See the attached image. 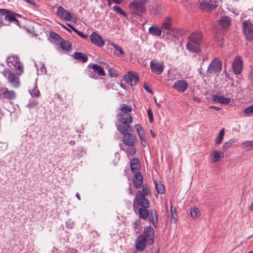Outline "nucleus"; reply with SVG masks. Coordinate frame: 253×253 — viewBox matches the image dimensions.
<instances>
[{"label": "nucleus", "mask_w": 253, "mask_h": 253, "mask_svg": "<svg viewBox=\"0 0 253 253\" xmlns=\"http://www.w3.org/2000/svg\"><path fill=\"white\" fill-rule=\"evenodd\" d=\"M149 33L154 36H160L161 35L162 31L160 28L157 26H151L149 29Z\"/></svg>", "instance_id": "obj_31"}, {"label": "nucleus", "mask_w": 253, "mask_h": 253, "mask_svg": "<svg viewBox=\"0 0 253 253\" xmlns=\"http://www.w3.org/2000/svg\"><path fill=\"white\" fill-rule=\"evenodd\" d=\"M67 26H69L70 28H71L74 32L76 31L77 29L75 28L73 26H72L70 24H67Z\"/></svg>", "instance_id": "obj_60"}, {"label": "nucleus", "mask_w": 253, "mask_h": 253, "mask_svg": "<svg viewBox=\"0 0 253 253\" xmlns=\"http://www.w3.org/2000/svg\"><path fill=\"white\" fill-rule=\"evenodd\" d=\"M87 75L88 76L92 79H98V75L96 74V73H95L94 70L92 69V71H88L87 72Z\"/></svg>", "instance_id": "obj_47"}, {"label": "nucleus", "mask_w": 253, "mask_h": 253, "mask_svg": "<svg viewBox=\"0 0 253 253\" xmlns=\"http://www.w3.org/2000/svg\"><path fill=\"white\" fill-rule=\"evenodd\" d=\"M224 133H225L224 128L221 129L218 133V136L216 138V139L215 140V143L216 144L218 145L221 143V142L223 140V138L224 137Z\"/></svg>", "instance_id": "obj_37"}, {"label": "nucleus", "mask_w": 253, "mask_h": 253, "mask_svg": "<svg viewBox=\"0 0 253 253\" xmlns=\"http://www.w3.org/2000/svg\"><path fill=\"white\" fill-rule=\"evenodd\" d=\"M224 153L223 151L214 150L211 155V159L213 163L218 162L220 159L224 157Z\"/></svg>", "instance_id": "obj_23"}, {"label": "nucleus", "mask_w": 253, "mask_h": 253, "mask_svg": "<svg viewBox=\"0 0 253 253\" xmlns=\"http://www.w3.org/2000/svg\"><path fill=\"white\" fill-rule=\"evenodd\" d=\"M73 222H70V221H67L66 222V225L68 228H72L73 227Z\"/></svg>", "instance_id": "obj_54"}, {"label": "nucleus", "mask_w": 253, "mask_h": 253, "mask_svg": "<svg viewBox=\"0 0 253 253\" xmlns=\"http://www.w3.org/2000/svg\"><path fill=\"white\" fill-rule=\"evenodd\" d=\"M91 68L98 75V78H99V76L101 77L105 75V71L101 66L94 64L92 65Z\"/></svg>", "instance_id": "obj_29"}, {"label": "nucleus", "mask_w": 253, "mask_h": 253, "mask_svg": "<svg viewBox=\"0 0 253 253\" xmlns=\"http://www.w3.org/2000/svg\"><path fill=\"white\" fill-rule=\"evenodd\" d=\"M147 239L148 245H152L154 242V229L150 226H147L144 228L143 231V235Z\"/></svg>", "instance_id": "obj_14"}, {"label": "nucleus", "mask_w": 253, "mask_h": 253, "mask_svg": "<svg viewBox=\"0 0 253 253\" xmlns=\"http://www.w3.org/2000/svg\"><path fill=\"white\" fill-rule=\"evenodd\" d=\"M134 228L135 231L136 233H138L142 230V226L141 225V221L140 220H136L134 222Z\"/></svg>", "instance_id": "obj_40"}, {"label": "nucleus", "mask_w": 253, "mask_h": 253, "mask_svg": "<svg viewBox=\"0 0 253 253\" xmlns=\"http://www.w3.org/2000/svg\"><path fill=\"white\" fill-rule=\"evenodd\" d=\"M2 75L6 78L8 82L11 86L15 88H18L20 85V81L19 75L15 74L9 69H5L2 72Z\"/></svg>", "instance_id": "obj_5"}, {"label": "nucleus", "mask_w": 253, "mask_h": 253, "mask_svg": "<svg viewBox=\"0 0 253 253\" xmlns=\"http://www.w3.org/2000/svg\"><path fill=\"white\" fill-rule=\"evenodd\" d=\"M15 69L17 71V75H21L23 72V65L19 60L15 64H13Z\"/></svg>", "instance_id": "obj_35"}, {"label": "nucleus", "mask_w": 253, "mask_h": 253, "mask_svg": "<svg viewBox=\"0 0 253 253\" xmlns=\"http://www.w3.org/2000/svg\"><path fill=\"white\" fill-rule=\"evenodd\" d=\"M0 12L2 15H4V19L5 20L12 22V20H13L15 12L7 9H5V10H0Z\"/></svg>", "instance_id": "obj_27"}, {"label": "nucleus", "mask_w": 253, "mask_h": 253, "mask_svg": "<svg viewBox=\"0 0 253 253\" xmlns=\"http://www.w3.org/2000/svg\"><path fill=\"white\" fill-rule=\"evenodd\" d=\"M130 167L132 173L140 171L141 168L140 161L138 158H133L130 162Z\"/></svg>", "instance_id": "obj_20"}, {"label": "nucleus", "mask_w": 253, "mask_h": 253, "mask_svg": "<svg viewBox=\"0 0 253 253\" xmlns=\"http://www.w3.org/2000/svg\"><path fill=\"white\" fill-rule=\"evenodd\" d=\"M231 19L228 16L222 17L219 21V23L221 27L226 30L231 24Z\"/></svg>", "instance_id": "obj_26"}, {"label": "nucleus", "mask_w": 253, "mask_h": 253, "mask_svg": "<svg viewBox=\"0 0 253 253\" xmlns=\"http://www.w3.org/2000/svg\"><path fill=\"white\" fill-rule=\"evenodd\" d=\"M190 214L192 218H196L200 216V211L197 208H192L190 210Z\"/></svg>", "instance_id": "obj_38"}, {"label": "nucleus", "mask_w": 253, "mask_h": 253, "mask_svg": "<svg viewBox=\"0 0 253 253\" xmlns=\"http://www.w3.org/2000/svg\"><path fill=\"white\" fill-rule=\"evenodd\" d=\"M90 39L92 43L99 47H102L104 44L102 38L95 32H92L90 36Z\"/></svg>", "instance_id": "obj_18"}, {"label": "nucleus", "mask_w": 253, "mask_h": 253, "mask_svg": "<svg viewBox=\"0 0 253 253\" xmlns=\"http://www.w3.org/2000/svg\"><path fill=\"white\" fill-rule=\"evenodd\" d=\"M75 32H76L79 36H80L84 39H86L88 38V36L87 35L84 34L83 32L79 31L77 29L76 30V31H75Z\"/></svg>", "instance_id": "obj_52"}, {"label": "nucleus", "mask_w": 253, "mask_h": 253, "mask_svg": "<svg viewBox=\"0 0 253 253\" xmlns=\"http://www.w3.org/2000/svg\"><path fill=\"white\" fill-rule=\"evenodd\" d=\"M150 133L153 138L156 137L157 136V134L155 132H154L152 130H150Z\"/></svg>", "instance_id": "obj_62"}, {"label": "nucleus", "mask_w": 253, "mask_h": 253, "mask_svg": "<svg viewBox=\"0 0 253 253\" xmlns=\"http://www.w3.org/2000/svg\"><path fill=\"white\" fill-rule=\"evenodd\" d=\"M116 47V54L117 55H120L124 54L122 49L119 46H115Z\"/></svg>", "instance_id": "obj_50"}, {"label": "nucleus", "mask_w": 253, "mask_h": 253, "mask_svg": "<svg viewBox=\"0 0 253 253\" xmlns=\"http://www.w3.org/2000/svg\"><path fill=\"white\" fill-rule=\"evenodd\" d=\"M135 128H136L138 136L141 137V135L144 134V130L141 126L140 125L136 124L135 125Z\"/></svg>", "instance_id": "obj_42"}, {"label": "nucleus", "mask_w": 253, "mask_h": 253, "mask_svg": "<svg viewBox=\"0 0 253 253\" xmlns=\"http://www.w3.org/2000/svg\"><path fill=\"white\" fill-rule=\"evenodd\" d=\"M188 86V82L185 80H177L175 82L173 88L181 92H184Z\"/></svg>", "instance_id": "obj_15"}, {"label": "nucleus", "mask_w": 253, "mask_h": 253, "mask_svg": "<svg viewBox=\"0 0 253 253\" xmlns=\"http://www.w3.org/2000/svg\"><path fill=\"white\" fill-rule=\"evenodd\" d=\"M108 72L110 77H117L118 76L117 71L113 68H109Z\"/></svg>", "instance_id": "obj_46"}, {"label": "nucleus", "mask_w": 253, "mask_h": 253, "mask_svg": "<svg viewBox=\"0 0 253 253\" xmlns=\"http://www.w3.org/2000/svg\"><path fill=\"white\" fill-rule=\"evenodd\" d=\"M120 148L122 150L126 151L128 155L133 156L135 154L136 152V149L135 147L130 146V147L127 148L126 149H124L122 147V144H120Z\"/></svg>", "instance_id": "obj_34"}, {"label": "nucleus", "mask_w": 253, "mask_h": 253, "mask_svg": "<svg viewBox=\"0 0 253 253\" xmlns=\"http://www.w3.org/2000/svg\"><path fill=\"white\" fill-rule=\"evenodd\" d=\"M16 93L13 90H9L7 88L0 89V98L9 100H13L16 98Z\"/></svg>", "instance_id": "obj_13"}, {"label": "nucleus", "mask_w": 253, "mask_h": 253, "mask_svg": "<svg viewBox=\"0 0 253 253\" xmlns=\"http://www.w3.org/2000/svg\"><path fill=\"white\" fill-rule=\"evenodd\" d=\"M242 30L246 40L252 42L253 41V24L250 20H244L242 22Z\"/></svg>", "instance_id": "obj_7"}, {"label": "nucleus", "mask_w": 253, "mask_h": 253, "mask_svg": "<svg viewBox=\"0 0 253 253\" xmlns=\"http://www.w3.org/2000/svg\"><path fill=\"white\" fill-rule=\"evenodd\" d=\"M116 4H121L123 1V0H112Z\"/></svg>", "instance_id": "obj_64"}, {"label": "nucleus", "mask_w": 253, "mask_h": 253, "mask_svg": "<svg viewBox=\"0 0 253 253\" xmlns=\"http://www.w3.org/2000/svg\"><path fill=\"white\" fill-rule=\"evenodd\" d=\"M40 94V91L38 90H36V89H34L32 91V95L33 96L39 97Z\"/></svg>", "instance_id": "obj_53"}, {"label": "nucleus", "mask_w": 253, "mask_h": 253, "mask_svg": "<svg viewBox=\"0 0 253 253\" xmlns=\"http://www.w3.org/2000/svg\"><path fill=\"white\" fill-rule=\"evenodd\" d=\"M38 104V102L36 100H30L28 104V106L29 108H33L36 106Z\"/></svg>", "instance_id": "obj_51"}, {"label": "nucleus", "mask_w": 253, "mask_h": 253, "mask_svg": "<svg viewBox=\"0 0 253 253\" xmlns=\"http://www.w3.org/2000/svg\"><path fill=\"white\" fill-rule=\"evenodd\" d=\"M6 25L4 24L3 21V18H0V27H1L2 26Z\"/></svg>", "instance_id": "obj_61"}, {"label": "nucleus", "mask_w": 253, "mask_h": 253, "mask_svg": "<svg viewBox=\"0 0 253 253\" xmlns=\"http://www.w3.org/2000/svg\"><path fill=\"white\" fill-rule=\"evenodd\" d=\"M50 37L54 40H55L57 42L61 41L62 38L56 33L54 32H51L50 33Z\"/></svg>", "instance_id": "obj_43"}, {"label": "nucleus", "mask_w": 253, "mask_h": 253, "mask_svg": "<svg viewBox=\"0 0 253 253\" xmlns=\"http://www.w3.org/2000/svg\"><path fill=\"white\" fill-rule=\"evenodd\" d=\"M211 99L213 101L224 104H228L231 101L230 98L225 97L218 94L212 95L211 97Z\"/></svg>", "instance_id": "obj_22"}, {"label": "nucleus", "mask_w": 253, "mask_h": 253, "mask_svg": "<svg viewBox=\"0 0 253 253\" xmlns=\"http://www.w3.org/2000/svg\"><path fill=\"white\" fill-rule=\"evenodd\" d=\"M19 58L16 55L14 56H9L7 57L6 61L7 63H10L15 64L17 61L19 60Z\"/></svg>", "instance_id": "obj_41"}, {"label": "nucleus", "mask_w": 253, "mask_h": 253, "mask_svg": "<svg viewBox=\"0 0 253 253\" xmlns=\"http://www.w3.org/2000/svg\"><path fill=\"white\" fill-rule=\"evenodd\" d=\"M142 193L144 195V196L145 197V196H147L148 195L150 191V189L149 187H148L147 185H143L142 186Z\"/></svg>", "instance_id": "obj_48"}, {"label": "nucleus", "mask_w": 253, "mask_h": 253, "mask_svg": "<svg viewBox=\"0 0 253 253\" xmlns=\"http://www.w3.org/2000/svg\"><path fill=\"white\" fill-rule=\"evenodd\" d=\"M150 67L152 72L160 75L163 72L165 66L163 63L154 62V60H152L150 63Z\"/></svg>", "instance_id": "obj_16"}, {"label": "nucleus", "mask_w": 253, "mask_h": 253, "mask_svg": "<svg viewBox=\"0 0 253 253\" xmlns=\"http://www.w3.org/2000/svg\"><path fill=\"white\" fill-rule=\"evenodd\" d=\"M146 244H148L147 239L142 234L139 235L135 240V249L138 252L144 251L146 247Z\"/></svg>", "instance_id": "obj_12"}, {"label": "nucleus", "mask_w": 253, "mask_h": 253, "mask_svg": "<svg viewBox=\"0 0 253 253\" xmlns=\"http://www.w3.org/2000/svg\"><path fill=\"white\" fill-rule=\"evenodd\" d=\"M150 222L152 223L155 227L158 226V215L155 210L150 211V213L148 217Z\"/></svg>", "instance_id": "obj_24"}, {"label": "nucleus", "mask_w": 253, "mask_h": 253, "mask_svg": "<svg viewBox=\"0 0 253 253\" xmlns=\"http://www.w3.org/2000/svg\"><path fill=\"white\" fill-rule=\"evenodd\" d=\"M242 145L245 150L247 151L253 150V140L243 142L242 143Z\"/></svg>", "instance_id": "obj_36"}, {"label": "nucleus", "mask_w": 253, "mask_h": 253, "mask_svg": "<svg viewBox=\"0 0 253 253\" xmlns=\"http://www.w3.org/2000/svg\"><path fill=\"white\" fill-rule=\"evenodd\" d=\"M61 26L63 28H64L65 30H66L68 32H69V33H71L72 32V31L71 30V29H70L69 28H67V27H66L65 26H64V25L63 24H61Z\"/></svg>", "instance_id": "obj_57"}, {"label": "nucleus", "mask_w": 253, "mask_h": 253, "mask_svg": "<svg viewBox=\"0 0 253 253\" xmlns=\"http://www.w3.org/2000/svg\"><path fill=\"white\" fill-rule=\"evenodd\" d=\"M134 173V176L133 178V185L136 188H139L142 185L143 181V176L140 171Z\"/></svg>", "instance_id": "obj_19"}, {"label": "nucleus", "mask_w": 253, "mask_h": 253, "mask_svg": "<svg viewBox=\"0 0 253 253\" xmlns=\"http://www.w3.org/2000/svg\"><path fill=\"white\" fill-rule=\"evenodd\" d=\"M250 113H253V104L245 109L244 111L245 116H248Z\"/></svg>", "instance_id": "obj_45"}, {"label": "nucleus", "mask_w": 253, "mask_h": 253, "mask_svg": "<svg viewBox=\"0 0 253 253\" xmlns=\"http://www.w3.org/2000/svg\"><path fill=\"white\" fill-rule=\"evenodd\" d=\"M59 44L60 47L64 50L68 51L72 50V43L68 41H65L62 39L60 41Z\"/></svg>", "instance_id": "obj_30"}, {"label": "nucleus", "mask_w": 253, "mask_h": 253, "mask_svg": "<svg viewBox=\"0 0 253 253\" xmlns=\"http://www.w3.org/2000/svg\"><path fill=\"white\" fill-rule=\"evenodd\" d=\"M13 19V20H12V22H15L16 25H19V22L18 20L16 19V17H14Z\"/></svg>", "instance_id": "obj_59"}, {"label": "nucleus", "mask_w": 253, "mask_h": 253, "mask_svg": "<svg viewBox=\"0 0 253 253\" xmlns=\"http://www.w3.org/2000/svg\"><path fill=\"white\" fill-rule=\"evenodd\" d=\"M217 7L215 0H203L199 4V8L202 10L211 11Z\"/></svg>", "instance_id": "obj_10"}, {"label": "nucleus", "mask_w": 253, "mask_h": 253, "mask_svg": "<svg viewBox=\"0 0 253 253\" xmlns=\"http://www.w3.org/2000/svg\"><path fill=\"white\" fill-rule=\"evenodd\" d=\"M233 72L235 74H240L243 68V61L240 57H237L232 64Z\"/></svg>", "instance_id": "obj_17"}, {"label": "nucleus", "mask_w": 253, "mask_h": 253, "mask_svg": "<svg viewBox=\"0 0 253 253\" xmlns=\"http://www.w3.org/2000/svg\"><path fill=\"white\" fill-rule=\"evenodd\" d=\"M13 19V20H12V22H15L16 25H19V22L18 20L16 19V17H14Z\"/></svg>", "instance_id": "obj_58"}, {"label": "nucleus", "mask_w": 253, "mask_h": 253, "mask_svg": "<svg viewBox=\"0 0 253 253\" xmlns=\"http://www.w3.org/2000/svg\"><path fill=\"white\" fill-rule=\"evenodd\" d=\"M73 57L82 63H85L88 60V57L84 53L80 52H75L74 53Z\"/></svg>", "instance_id": "obj_28"}, {"label": "nucleus", "mask_w": 253, "mask_h": 253, "mask_svg": "<svg viewBox=\"0 0 253 253\" xmlns=\"http://www.w3.org/2000/svg\"><path fill=\"white\" fill-rule=\"evenodd\" d=\"M171 26H172V20L171 19L168 17H167L164 22L162 24V28L168 30H169V32H167V34H170L171 33H172V35L173 37H175L173 33V30H171Z\"/></svg>", "instance_id": "obj_21"}, {"label": "nucleus", "mask_w": 253, "mask_h": 253, "mask_svg": "<svg viewBox=\"0 0 253 253\" xmlns=\"http://www.w3.org/2000/svg\"><path fill=\"white\" fill-rule=\"evenodd\" d=\"M113 10L115 11L117 13H119L120 15H123L125 17L126 16V14L125 13V12L122 10V9L117 6H114L113 7Z\"/></svg>", "instance_id": "obj_44"}, {"label": "nucleus", "mask_w": 253, "mask_h": 253, "mask_svg": "<svg viewBox=\"0 0 253 253\" xmlns=\"http://www.w3.org/2000/svg\"><path fill=\"white\" fill-rule=\"evenodd\" d=\"M145 207V206L149 207V203L148 199L144 196L141 191H138L135 195L133 200V208L135 213L137 212L139 207Z\"/></svg>", "instance_id": "obj_6"}, {"label": "nucleus", "mask_w": 253, "mask_h": 253, "mask_svg": "<svg viewBox=\"0 0 253 253\" xmlns=\"http://www.w3.org/2000/svg\"><path fill=\"white\" fill-rule=\"evenodd\" d=\"M235 142V140L234 139H231L229 141L225 142L222 146L223 151H226Z\"/></svg>", "instance_id": "obj_39"}, {"label": "nucleus", "mask_w": 253, "mask_h": 253, "mask_svg": "<svg viewBox=\"0 0 253 253\" xmlns=\"http://www.w3.org/2000/svg\"><path fill=\"white\" fill-rule=\"evenodd\" d=\"M149 207L145 206V207L138 208L137 212H138L140 218L145 220L148 217L150 213V211L148 210Z\"/></svg>", "instance_id": "obj_25"}, {"label": "nucleus", "mask_w": 253, "mask_h": 253, "mask_svg": "<svg viewBox=\"0 0 253 253\" xmlns=\"http://www.w3.org/2000/svg\"><path fill=\"white\" fill-rule=\"evenodd\" d=\"M144 88L147 92H149V93H152V89L148 86L146 85V84L144 85Z\"/></svg>", "instance_id": "obj_55"}, {"label": "nucleus", "mask_w": 253, "mask_h": 253, "mask_svg": "<svg viewBox=\"0 0 253 253\" xmlns=\"http://www.w3.org/2000/svg\"><path fill=\"white\" fill-rule=\"evenodd\" d=\"M170 213L171 214V217L174 219V220H176L177 219L176 218V217L174 216V214H173V210H172V205H171V211H170Z\"/></svg>", "instance_id": "obj_56"}, {"label": "nucleus", "mask_w": 253, "mask_h": 253, "mask_svg": "<svg viewBox=\"0 0 253 253\" xmlns=\"http://www.w3.org/2000/svg\"><path fill=\"white\" fill-rule=\"evenodd\" d=\"M222 68V63L221 61L215 58L209 65L206 71V75L207 77H211V75H214L217 76L221 71Z\"/></svg>", "instance_id": "obj_4"}, {"label": "nucleus", "mask_w": 253, "mask_h": 253, "mask_svg": "<svg viewBox=\"0 0 253 253\" xmlns=\"http://www.w3.org/2000/svg\"><path fill=\"white\" fill-rule=\"evenodd\" d=\"M123 79L127 83H129L131 86H134L139 81V75L135 72L129 71L127 75L124 76Z\"/></svg>", "instance_id": "obj_11"}, {"label": "nucleus", "mask_w": 253, "mask_h": 253, "mask_svg": "<svg viewBox=\"0 0 253 253\" xmlns=\"http://www.w3.org/2000/svg\"><path fill=\"white\" fill-rule=\"evenodd\" d=\"M117 130L123 135L122 141L124 144L128 146H133L134 145L136 136L131 132L133 131L130 124L117 125Z\"/></svg>", "instance_id": "obj_1"}, {"label": "nucleus", "mask_w": 253, "mask_h": 253, "mask_svg": "<svg viewBox=\"0 0 253 253\" xmlns=\"http://www.w3.org/2000/svg\"><path fill=\"white\" fill-rule=\"evenodd\" d=\"M56 14L60 18L67 21L74 22L76 20V17L74 14L69 12L61 6L57 7Z\"/></svg>", "instance_id": "obj_9"}, {"label": "nucleus", "mask_w": 253, "mask_h": 253, "mask_svg": "<svg viewBox=\"0 0 253 253\" xmlns=\"http://www.w3.org/2000/svg\"><path fill=\"white\" fill-rule=\"evenodd\" d=\"M203 33L200 31L192 33L189 37V41L187 43V49L194 53L200 52V45L203 42Z\"/></svg>", "instance_id": "obj_2"}, {"label": "nucleus", "mask_w": 253, "mask_h": 253, "mask_svg": "<svg viewBox=\"0 0 253 253\" xmlns=\"http://www.w3.org/2000/svg\"><path fill=\"white\" fill-rule=\"evenodd\" d=\"M154 183L157 193L161 194H164L165 192L164 185L161 182H157L156 181H155Z\"/></svg>", "instance_id": "obj_33"}, {"label": "nucleus", "mask_w": 253, "mask_h": 253, "mask_svg": "<svg viewBox=\"0 0 253 253\" xmlns=\"http://www.w3.org/2000/svg\"><path fill=\"white\" fill-rule=\"evenodd\" d=\"M41 70H42V72H44L45 73H46V72H47L46 69L45 67V66H44V65L41 67Z\"/></svg>", "instance_id": "obj_63"}, {"label": "nucleus", "mask_w": 253, "mask_h": 253, "mask_svg": "<svg viewBox=\"0 0 253 253\" xmlns=\"http://www.w3.org/2000/svg\"><path fill=\"white\" fill-rule=\"evenodd\" d=\"M129 8L134 14L140 16L146 11L144 5L137 0L131 2L129 5Z\"/></svg>", "instance_id": "obj_8"}, {"label": "nucleus", "mask_w": 253, "mask_h": 253, "mask_svg": "<svg viewBox=\"0 0 253 253\" xmlns=\"http://www.w3.org/2000/svg\"><path fill=\"white\" fill-rule=\"evenodd\" d=\"M214 41L216 42L217 45L220 47H222L223 46V37L221 33H217L215 34L214 37Z\"/></svg>", "instance_id": "obj_32"}, {"label": "nucleus", "mask_w": 253, "mask_h": 253, "mask_svg": "<svg viewBox=\"0 0 253 253\" xmlns=\"http://www.w3.org/2000/svg\"><path fill=\"white\" fill-rule=\"evenodd\" d=\"M120 110L121 112L117 115L118 120L120 123L119 125H125V123L131 124L133 121L132 117L130 114L132 111V108L125 104H122Z\"/></svg>", "instance_id": "obj_3"}, {"label": "nucleus", "mask_w": 253, "mask_h": 253, "mask_svg": "<svg viewBox=\"0 0 253 253\" xmlns=\"http://www.w3.org/2000/svg\"><path fill=\"white\" fill-rule=\"evenodd\" d=\"M148 116L149 119V121L151 123L153 122V115L151 109H149L147 110Z\"/></svg>", "instance_id": "obj_49"}]
</instances>
